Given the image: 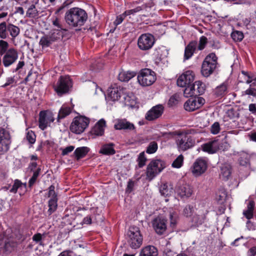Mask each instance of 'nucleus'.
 Returning <instances> with one entry per match:
<instances>
[{"mask_svg":"<svg viewBox=\"0 0 256 256\" xmlns=\"http://www.w3.org/2000/svg\"><path fill=\"white\" fill-rule=\"evenodd\" d=\"M158 144L156 142H150L147 147L146 152L149 154H152L154 153L158 150Z\"/></svg>","mask_w":256,"mask_h":256,"instance_id":"45","label":"nucleus"},{"mask_svg":"<svg viewBox=\"0 0 256 256\" xmlns=\"http://www.w3.org/2000/svg\"><path fill=\"white\" fill-rule=\"evenodd\" d=\"M38 16V12L36 6L32 4L28 9L26 12V16L30 18H35Z\"/></svg>","mask_w":256,"mask_h":256,"instance_id":"35","label":"nucleus"},{"mask_svg":"<svg viewBox=\"0 0 256 256\" xmlns=\"http://www.w3.org/2000/svg\"><path fill=\"white\" fill-rule=\"evenodd\" d=\"M184 157L182 154H180L174 161L172 164V166L175 168H180L183 164Z\"/></svg>","mask_w":256,"mask_h":256,"instance_id":"46","label":"nucleus"},{"mask_svg":"<svg viewBox=\"0 0 256 256\" xmlns=\"http://www.w3.org/2000/svg\"><path fill=\"white\" fill-rule=\"evenodd\" d=\"M48 210L49 214H52L58 208V200H49L48 202Z\"/></svg>","mask_w":256,"mask_h":256,"instance_id":"40","label":"nucleus"},{"mask_svg":"<svg viewBox=\"0 0 256 256\" xmlns=\"http://www.w3.org/2000/svg\"><path fill=\"white\" fill-rule=\"evenodd\" d=\"M164 106L158 104L153 106L146 115V118L148 120H153L160 118L164 112Z\"/></svg>","mask_w":256,"mask_h":256,"instance_id":"18","label":"nucleus"},{"mask_svg":"<svg viewBox=\"0 0 256 256\" xmlns=\"http://www.w3.org/2000/svg\"><path fill=\"white\" fill-rule=\"evenodd\" d=\"M220 130V124L218 122H214L211 126L210 132L214 134H218Z\"/></svg>","mask_w":256,"mask_h":256,"instance_id":"56","label":"nucleus"},{"mask_svg":"<svg viewBox=\"0 0 256 256\" xmlns=\"http://www.w3.org/2000/svg\"><path fill=\"white\" fill-rule=\"evenodd\" d=\"M166 167L165 162L160 160H152L148 165L146 170V178L152 180L157 174L160 173Z\"/></svg>","mask_w":256,"mask_h":256,"instance_id":"8","label":"nucleus"},{"mask_svg":"<svg viewBox=\"0 0 256 256\" xmlns=\"http://www.w3.org/2000/svg\"><path fill=\"white\" fill-rule=\"evenodd\" d=\"M73 106H69L66 104H63L59 110L58 116V121L59 122L60 120L63 119L70 115Z\"/></svg>","mask_w":256,"mask_h":256,"instance_id":"26","label":"nucleus"},{"mask_svg":"<svg viewBox=\"0 0 256 256\" xmlns=\"http://www.w3.org/2000/svg\"><path fill=\"white\" fill-rule=\"evenodd\" d=\"M24 187V188H26V183H22V182L18 180H15L14 181V184L12 186V188L10 189V192L12 193L16 194L17 192L18 188Z\"/></svg>","mask_w":256,"mask_h":256,"instance_id":"36","label":"nucleus"},{"mask_svg":"<svg viewBox=\"0 0 256 256\" xmlns=\"http://www.w3.org/2000/svg\"><path fill=\"white\" fill-rule=\"evenodd\" d=\"M231 36L235 42H240L244 37L243 33L238 30L233 32L231 34Z\"/></svg>","mask_w":256,"mask_h":256,"instance_id":"47","label":"nucleus"},{"mask_svg":"<svg viewBox=\"0 0 256 256\" xmlns=\"http://www.w3.org/2000/svg\"><path fill=\"white\" fill-rule=\"evenodd\" d=\"M66 22L72 27H80L85 24L88 19L86 12L80 8L75 7L70 8L65 14Z\"/></svg>","mask_w":256,"mask_h":256,"instance_id":"1","label":"nucleus"},{"mask_svg":"<svg viewBox=\"0 0 256 256\" xmlns=\"http://www.w3.org/2000/svg\"><path fill=\"white\" fill-rule=\"evenodd\" d=\"M7 25L8 24L6 22L0 24V38L2 39H6L8 36Z\"/></svg>","mask_w":256,"mask_h":256,"instance_id":"37","label":"nucleus"},{"mask_svg":"<svg viewBox=\"0 0 256 256\" xmlns=\"http://www.w3.org/2000/svg\"><path fill=\"white\" fill-rule=\"evenodd\" d=\"M208 42V38L205 36H202L200 37L198 44H197V48L199 50H203Z\"/></svg>","mask_w":256,"mask_h":256,"instance_id":"42","label":"nucleus"},{"mask_svg":"<svg viewBox=\"0 0 256 256\" xmlns=\"http://www.w3.org/2000/svg\"><path fill=\"white\" fill-rule=\"evenodd\" d=\"M36 134L32 130H28L26 133V138L30 144L36 142Z\"/></svg>","mask_w":256,"mask_h":256,"instance_id":"52","label":"nucleus"},{"mask_svg":"<svg viewBox=\"0 0 256 256\" xmlns=\"http://www.w3.org/2000/svg\"><path fill=\"white\" fill-rule=\"evenodd\" d=\"M90 150V148L86 146H82L76 148L74 152L75 158L76 160H79L81 158L85 157Z\"/></svg>","mask_w":256,"mask_h":256,"instance_id":"28","label":"nucleus"},{"mask_svg":"<svg viewBox=\"0 0 256 256\" xmlns=\"http://www.w3.org/2000/svg\"><path fill=\"white\" fill-rule=\"evenodd\" d=\"M205 103V100L202 97H193L188 99L184 104L186 110L194 112L201 108Z\"/></svg>","mask_w":256,"mask_h":256,"instance_id":"12","label":"nucleus"},{"mask_svg":"<svg viewBox=\"0 0 256 256\" xmlns=\"http://www.w3.org/2000/svg\"><path fill=\"white\" fill-rule=\"evenodd\" d=\"M8 44L2 40H0V56H2L8 50Z\"/></svg>","mask_w":256,"mask_h":256,"instance_id":"44","label":"nucleus"},{"mask_svg":"<svg viewBox=\"0 0 256 256\" xmlns=\"http://www.w3.org/2000/svg\"><path fill=\"white\" fill-rule=\"evenodd\" d=\"M231 174L230 169L229 166H224L221 168L220 176L224 180H227Z\"/></svg>","mask_w":256,"mask_h":256,"instance_id":"38","label":"nucleus"},{"mask_svg":"<svg viewBox=\"0 0 256 256\" xmlns=\"http://www.w3.org/2000/svg\"><path fill=\"white\" fill-rule=\"evenodd\" d=\"M11 142L10 132L4 128H0V155L4 154L9 150Z\"/></svg>","mask_w":256,"mask_h":256,"instance_id":"11","label":"nucleus"},{"mask_svg":"<svg viewBox=\"0 0 256 256\" xmlns=\"http://www.w3.org/2000/svg\"><path fill=\"white\" fill-rule=\"evenodd\" d=\"M194 130L176 132V143L179 152H185L195 144V140L190 134H194Z\"/></svg>","mask_w":256,"mask_h":256,"instance_id":"2","label":"nucleus"},{"mask_svg":"<svg viewBox=\"0 0 256 256\" xmlns=\"http://www.w3.org/2000/svg\"><path fill=\"white\" fill-rule=\"evenodd\" d=\"M160 192L162 195L168 196L170 195L171 190L168 188L166 184H162L160 187Z\"/></svg>","mask_w":256,"mask_h":256,"instance_id":"48","label":"nucleus"},{"mask_svg":"<svg viewBox=\"0 0 256 256\" xmlns=\"http://www.w3.org/2000/svg\"><path fill=\"white\" fill-rule=\"evenodd\" d=\"M255 202L252 200H249L247 203L246 209L244 210L243 215L248 220H250L254 217V210Z\"/></svg>","mask_w":256,"mask_h":256,"instance_id":"23","label":"nucleus"},{"mask_svg":"<svg viewBox=\"0 0 256 256\" xmlns=\"http://www.w3.org/2000/svg\"><path fill=\"white\" fill-rule=\"evenodd\" d=\"M56 40V38L53 36V34L50 36H44L41 38L40 44L44 48L50 46Z\"/></svg>","mask_w":256,"mask_h":256,"instance_id":"31","label":"nucleus"},{"mask_svg":"<svg viewBox=\"0 0 256 256\" xmlns=\"http://www.w3.org/2000/svg\"><path fill=\"white\" fill-rule=\"evenodd\" d=\"M127 240L130 246L132 248H138L142 244L143 238L140 228L131 226L127 232Z\"/></svg>","mask_w":256,"mask_h":256,"instance_id":"5","label":"nucleus"},{"mask_svg":"<svg viewBox=\"0 0 256 256\" xmlns=\"http://www.w3.org/2000/svg\"><path fill=\"white\" fill-rule=\"evenodd\" d=\"M90 123L89 119L85 116L75 117L70 126V130L73 133L80 134L84 132Z\"/></svg>","mask_w":256,"mask_h":256,"instance_id":"9","label":"nucleus"},{"mask_svg":"<svg viewBox=\"0 0 256 256\" xmlns=\"http://www.w3.org/2000/svg\"><path fill=\"white\" fill-rule=\"evenodd\" d=\"M186 88L184 92V96L186 97L192 96L194 94H196L195 92L196 89L194 86V84H190L185 86Z\"/></svg>","mask_w":256,"mask_h":256,"instance_id":"39","label":"nucleus"},{"mask_svg":"<svg viewBox=\"0 0 256 256\" xmlns=\"http://www.w3.org/2000/svg\"><path fill=\"white\" fill-rule=\"evenodd\" d=\"M40 172L41 168H38L36 170H34L32 176L28 182L29 187H32L36 184V182L37 181V179L40 174Z\"/></svg>","mask_w":256,"mask_h":256,"instance_id":"34","label":"nucleus"},{"mask_svg":"<svg viewBox=\"0 0 256 256\" xmlns=\"http://www.w3.org/2000/svg\"><path fill=\"white\" fill-rule=\"evenodd\" d=\"M152 225L156 232L159 235H162L167 229V220L158 217L152 221Z\"/></svg>","mask_w":256,"mask_h":256,"instance_id":"17","label":"nucleus"},{"mask_svg":"<svg viewBox=\"0 0 256 256\" xmlns=\"http://www.w3.org/2000/svg\"><path fill=\"white\" fill-rule=\"evenodd\" d=\"M170 226L172 228H174L177 222V216L174 213H170Z\"/></svg>","mask_w":256,"mask_h":256,"instance_id":"58","label":"nucleus"},{"mask_svg":"<svg viewBox=\"0 0 256 256\" xmlns=\"http://www.w3.org/2000/svg\"><path fill=\"white\" fill-rule=\"evenodd\" d=\"M248 110L252 114H256V104H250L248 106Z\"/></svg>","mask_w":256,"mask_h":256,"instance_id":"64","label":"nucleus"},{"mask_svg":"<svg viewBox=\"0 0 256 256\" xmlns=\"http://www.w3.org/2000/svg\"><path fill=\"white\" fill-rule=\"evenodd\" d=\"M54 189V185H51L48 188L47 196L48 197L50 198V200H58V195L55 192Z\"/></svg>","mask_w":256,"mask_h":256,"instance_id":"43","label":"nucleus"},{"mask_svg":"<svg viewBox=\"0 0 256 256\" xmlns=\"http://www.w3.org/2000/svg\"><path fill=\"white\" fill-rule=\"evenodd\" d=\"M73 252L71 250H66L62 252L58 256H72ZM73 256H80V255H74Z\"/></svg>","mask_w":256,"mask_h":256,"instance_id":"62","label":"nucleus"},{"mask_svg":"<svg viewBox=\"0 0 256 256\" xmlns=\"http://www.w3.org/2000/svg\"><path fill=\"white\" fill-rule=\"evenodd\" d=\"M208 168L207 162L202 158H198L194 163L191 168L192 174L196 176H200L204 174Z\"/></svg>","mask_w":256,"mask_h":256,"instance_id":"14","label":"nucleus"},{"mask_svg":"<svg viewBox=\"0 0 256 256\" xmlns=\"http://www.w3.org/2000/svg\"><path fill=\"white\" fill-rule=\"evenodd\" d=\"M194 74L192 70H187L182 73L177 80V84L180 87L186 86L192 84L194 79Z\"/></svg>","mask_w":256,"mask_h":256,"instance_id":"16","label":"nucleus"},{"mask_svg":"<svg viewBox=\"0 0 256 256\" xmlns=\"http://www.w3.org/2000/svg\"><path fill=\"white\" fill-rule=\"evenodd\" d=\"M120 88V86L116 84H112L109 87L107 90V100L115 102L118 100L121 96H123L126 104L132 106L135 104L134 100L128 95L126 96L125 94H123L122 90Z\"/></svg>","mask_w":256,"mask_h":256,"instance_id":"3","label":"nucleus"},{"mask_svg":"<svg viewBox=\"0 0 256 256\" xmlns=\"http://www.w3.org/2000/svg\"><path fill=\"white\" fill-rule=\"evenodd\" d=\"M126 17V16L124 13L118 16L114 22V24L115 26H118L120 24L123 22Z\"/></svg>","mask_w":256,"mask_h":256,"instance_id":"59","label":"nucleus"},{"mask_svg":"<svg viewBox=\"0 0 256 256\" xmlns=\"http://www.w3.org/2000/svg\"><path fill=\"white\" fill-rule=\"evenodd\" d=\"M114 146L112 143L104 144L100 150V153L104 155L114 154L116 153Z\"/></svg>","mask_w":256,"mask_h":256,"instance_id":"29","label":"nucleus"},{"mask_svg":"<svg viewBox=\"0 0 256 256\" xmlns=\"http://www.w3.org/2000/svg\"><path fill=\"white\" fill-rule=\"evenodd\" d=\"M242 74L244 76V79L245 80V82L249 84L252 82V76L253 73L250 72H246L244 70H242L241 72Z\"/></svg>","mask_w":256,"mask_h":256,"instance_id":"50","label":"nucleus"},{"mask_svg":"<svg viewBox=\"0 0 256 256\" xmlns=\"http://www.w3.org/2000/svg\"><path fill=\"white\" fill-rule=\"evenodd\" d=\"M202 149L208 154L216 153L219 149L218 141L214 140L206 143L202 146Z\"/></svg>","mask_w":256,"mask_h":256,"instance_id":"21","label":"nucleus"},{"mask_svg":"<svg viewBox=\"0 0 256 256\" xmlns=\"http://www.w3.org/2000/svg\"><path fill=\"white\" fill-rule=\"evenodd\" d=\"M256 86V84L255 82L250 84V88L244 92V94L252 96L254 97H256V88L252 87Z\"/></svg>","mask_w":256,"mask_h":256,"instance_id":"51","label":"nucleus"},{"mask_svg":"<svg viewBox=\"0 0 256 256\" xmlns=\"http://www.w3.org/2000/svg\"><path fill=\"white\" fill-rule=\"evenodd\" d=\"M72 86V82L68 76H60L56 83L54 86V88L60 96L68 93Z\"/></svg>","mask_w":256,"mask_h":256,"instance_id":"7","label":"nucleus"},{"mask_svg":"<svg viewBox=\"0 0 256 256\" xmlns=\"http://www.w3.org/2000/svg\"><path fill=\"white\" fill-rule=\"evenodd\" d=\"M138 82L142 86L152 85L156 80V72L149 68L141 70L137 76Z\"/></svg>","mask_w":256,"mask_h":256,"instance_id":"6","label":"nucleus"},{"mask_svg":"<svg viewBox=\"0 0 256 256\" xmlns=\"http://www.w3.org/2000/svg\"><path fill=\"white\" fill-rule=\"evenodd\" d=\"M194 208L192 206L190 205L186 206L184 208L183 214L186 217L190 216L194 212Z\"/></svg>","mask_w":256,"mask_h":256,"instance_id":"53","label":"nucleus"},{"mask_svg":"<svg viewBox=\"0 0 256 256\" xmlns=\"http://www.w3.org/2000/svg\"><path fill=\"white\" fill-rule=\"evenodd\" d=\"M246 226L249 230H254L256 224L254 222H252L250 220H248L246 222Z\"/></svg>","mask_w":256,"mask_h":256,"instance_id":"60","label":"nucleus"},{"mask_svg":"<svg viewBox=\"0 0 256 256\" xmlns=\"http://www.w3.org/2000/svg\"><path fill=\"white\" fill-rule=\"evenodd\" d=\"M74 149V146H68V147H66L64 149H63L62 154L63 156L67 155L69 153H70L72 151H73Z\"/></svg>","mask_w":256,"mask_h":256,"instance_id":"61","label":"nucleus"},{"mask_svg":"<svg viewBox=\"0 0 256 256\" xmlns=\"http://www.w3.org/2000/svg\"><path fill=\"white\" fill-rule=\"evenodd\" d=\"M155 43L154 36L149 33L142 34L138 38V46L144 51L148 50L152 48Z\"/></svg>","mask_w":256,"mask_h":256,"instance_id":"10","label":"nucleus"},{"mask_svg":"<svg viewBox=\"0 0 256 256\" xmlns=\"http://www.w3.org/2000/svg\"><path fill=\"white\" fill-rule=\"evenodd\" d=\"M166 52V50L164 47L158 48L155 50L154 54L158 58H162L165 53Z\"/></svg>","mask_w":256,"mask_h":256,"instance_id":"55","label":"nucleus"},{"mask_svg":"<svg viewBox=\"0 0 256 256\" xmlns=\"http://www.w3.org/2000/svg\"><path fill=\"white\" fill-rule=\"evenodd\" d=\"M2 62L5 67H8L14 64L18 58V53L14 48L8 49L2 56Z\"/></svg>","mask_w":256,"mask_h":256,"instance_id":"15","label":"nucleus"},{"mask_svg":"<svg viewBox=\"0 0 256 256\" xmlns=\"http://www.w3.org/2000/svg\"><path fill=\"white\" fill-rule=\"evenodd\" d=\"M256 255V246L251 248L248 252L247 256H255Z\"/></svg>","mask_w":256,"mask_h":256,"instance_id":"63","label":"nucleus"},{"mask_svg":"<svg viewBox=\"0 0 256 256\" xmlns=\"http://www.w3.org/2000/svg\"><path fill=\"white\" fill-rule=\"evenodd\" d=\"M176 192L182 198H188L192 196L193 190L190 186L186 184L178 186L176 188Z\"/></svg>","mask_w":256,"mask_h":256,"instance_id":"20","label":"nucleus"},{"mask_svg":"<svg viewBox=\"0 0 256 256\" xmlns=\"http://www.w3.org/2000/svg\"><path fill=\"white\" fill-rule=\"evenodd\" d=\"M158 250L153 246L148 245L142 249L140 256H158Z\"/></svg>","mask_w":256,"mask_h":256,"instance_id":"25","label":"nucleus"},{"mask_svg":"<svg viewBox=\"0 0 256 256\" xmlns=\"http://www.w3.org/2000/svg\"><path fill=\"white\" fill-rule=\"evenodd\" d=\"M7 30L8 34H9L13 38H15L20 33V28L10 23L8 24Z\"/></svg>","mask_w":256,"mask_h":256,"instance_id":"33","label":"nucleus"},{"mask_svg":"<svg viewBox=\"0 0 256 256\" xmlns=\"http://www.w3.org/2000/svg\"><path fill=\"white\" fill-rule=\"evenodd\" d=\"M192 222L196 224H202L204 220V216L202 215H196L192 218Z\"/></svg>","mask_w":256,"mask_h":256,"instance_id":"54","label":"nucleus"},{"mask_svg":"<svg viewBox=\"0 0 256 256\" xmlns=\"http://www.w3.org/2000/svg\"><path fill=\"white\" fill-rule=\"evenodd\" d=\"M136 76V73L134 72L122 71L120 72L118 78L121 82H128Z\"/></svg>","mask_w":256,"mask_h":256,"instance_id":"32","label":"nucleus"},{"mask_svg":"<svg viewBox=\"0 0 256 256\" xmlns=\"http://www.w3.org/2000/svg\"><path fill=\"white\" fill-rule=\"evenodd\" d=\"M105 127L106 121L104 119H101L92 128L91 132L92 134L102 136L104 134Z\"/></svg>","mask_w":256,"mask_h":256,"instance_id":"22","label":"nucleus"},{"mask_svg":"<svg viewBox=\"0 0 256 256\" xmlns=\"http://www.w3.org/2000/svg\"><path fill=\"white\" fill-rule=\"evenodd\" d=\"M114 128L118 130H135L134 125L128 121L126 118L118 119L116 120Z\"/></svg>","mask_w":256,"mask_h":256,"instance_id":"19","label":"nucleus"},{"mask_svg":"<svg viewBox=\"0 0 256 256\" xmlns=\"http://www.w3.org/2000/svg\"><path fill=\"white\" fill-rule=\"evenodd\" d=\"M196 90H197L196 94L198 95L202 94L204 93L205 89V86L204 83L200 81H196L194 84Z\"/></svg>","mask_w":256,"mask_h":256,"instance_id":"41","label":"nucleus"},{"mask_svg":"<svg viewBox=\"0 0 256 256\" xmlns=\"http://www.w3.org/2000/svg\"><path fill=\"white\" fill-rule=\"evenodd\" d=\"M218 64V57L215 53L209 54L202 62L201 68L202 74L206 78L209 76L214 72Z\"/></svg>","mask_w":256,"mask_h":256,"instance_id":"4","label":"nucleus"},{"mask_svg":"<svg viewBox=\"0 0 256 256\" xmlns=\"http://www.w3.org/2000/svg\"><path fill=\"white\" fill-rule=\"evenodd\" d=\"M146 160L147 159L145 156L144 152H140L139 154L137 159L138 167L140 168H142L146 164Z\"/></svg>","mask_w":256,"mask_h":256,"instance_id":"49","label":"nucleus"},{"mask_svg":"<svg viewBox=\"0 0 256 256\" xmlns=\"http://www.w3.org/2000/svg\"><path fill=\"white\" fill-rule=\"evenodd\" d=\"M142 8L140 6H137L135 8L126 10L124 12V14L126 16L130 14H134L135 13L140 12Z\"/></svg>","mask_w":256,"mask_h":256,"instance_id":"57","label":"nucleus"},{"mask_svg":"<svg viewBox=\"0 0 256 256\" xmlns=\"http://www.w3.org/2000/svg\"><path fill=\"white\" fill-rule=\"evenodd\" d=\"M54 120V116L51 112L41 111L39 114L38 126L42 130H45Z\"/></svg>","mask_w":256,"mask_h":256,"instance_id":"13","label":"nucleus"},{"mask_svg":"<svg viewBox=\"0 0 256 256\" xmlns=\"http://www.w3.org/2000/svg\"><path fill=\"white\" fill-rule=\"evenodd\" d=\"M197 48V42L196 40L190 42L186 47L184 50V58L188 60L192 56Z\"/></svg>","mask_w":256,"mask_h":256,"instance_id":"24","label":"nucleus"},{"mask_svg":"<svg viewBox=\"0 0 256 256\" xmlns=\"http://www.w3.org/2000/svg\"><path fill=\"white\" fill-rule=\"evenodd\" d=\"M238 154L239 156L238 162L240 165L246 166H249L250 155L244 151L240 152Z\"/></svg>","mask_w":256,"mask_h":256,"instance_id":"30","label":"nucleus"},{"mask_svg":"<svg viewBox=\"0 0 256 256\" xmlns=\"http://www.w3.org/2000/svg\"><path fill=\"white\" fill-rule=\"evenodd\" d=\"M214 95L218 98H221L224 97L228 92L226 84H222L217 86L214 91Z\"/></svg>","mask_w":256,"mask_h":256,"instance_id":"27","label":"nucleus"}]
</instances>
